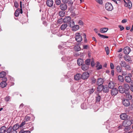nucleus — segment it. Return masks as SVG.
<instances>
[{"label":"nucleus","mask_w":133,"mask_h":133,"mask_svg":"<svg viewBox=\"0 0 133 133\" xmlns=\"http://www.w3.org/2000/svg\"><path fill=\"white\" fill-rule=\"evenodd\" d=\"M88 91H89V93L90 94H91L93 93L94 90L93 88H92L91 89H89L88 90Z\"/></svg>","instance_id":"6e6d98bb"},{"label":"nucleus","mask_w":133,"mask_h":133,"mask_svg":"<svg viewBox=\"0 0 133 133\" xmlns=\"http://www.w3.org/2000/svg\"><path fill=\"white\" fill-rule=\"evenodd\" d=\"M103 82V80L102 78H100L97 79V85H102Z\"/></svg>","instance_id":"a211bd4d"},{"label":"nucleus","mask_w":133,"mask_h":133,"mask_svg":"<svg viewBox=\"0 0 133 133\" xmlns=\"http://www.w3.org/2000/svg\"><path fill=\"white\" fill-rule=\"evenodd\" d=\"M118 80L120 82H123L124 81V79L122 75H119L118 76Z\"/></svg>","instance_id":"393cba45"},{"label":"nucleus","mask_w":133,"mask_h":133,"mask_svg":"<svg viewBox=\"0 0 133 133\" xmlns=\"http://www.w3.org/2000/svg\"><path fill=\"white\" fill-rule=\"evenodd\" d=\"M83 62V60L81 58L78 59L77 60V64L79 66L82 65Z\"/></svg>","instance_id":"aec40b11"},{"label":"nucleus","mask_w":133,"mask_h":133,"mask_svg":"<svg viewBox=\"0 0 133 133\" xmlns=\"http://www.w3.org/2000/svg\"><path fill=\"white\" fill-rule=\"evenodd\" d=\"M33 123H32L31 122H30L28 124V125H30V127H28V128H30V127H31V128H29V129L31 130L32 131L34 129V127L33 126Z\"/></svg>","instance_id":"c85d7f7f"},{"label":"nucleus","mask_w":133,"mask_h":133,"mask_svg":"<svg viewBox=\"0 0 133 133\" xmlns=\"http://www.w3.org/2000/svg\"><path fill=\"white\" fill-rule=\"evenodd\" d=\"M19 125L18 124H16L14 125L12 127L13 130L16 131V130L18 129L20 127Z\"/></svg>","instance_id":"c756f323"},{"label":"nucleus","mask_w":133,"mask_h":133,"mask_svg":"<svg viewBox=\"0 0 133 133\" xmlns=\"http://www.w3.org/2000/svg\"><path fill=\"white\" fill-rule=\"evenodd\" d=\"M110 67L111 69H113L114 68V64L112 63H110Z\"/></svg>","instance_id":"774afa93"},{"label":"nucleus","mask_w":133,"mask_h":133,"mask_svg":"<svg viewBox=\"0 0 133 133\" xmlns=\"http://www.w3.org/2000/svg\"><path fill=\"white\" fill-rule=\"evenodd\" d=\"M123 50L124 53L127 55H128L130 51V49L129 47L127 46L124 48Z\"/></svg>","instance_id":"9b49d317"},{"label":"nucleus","mask_w":133,"mask_h":133,"mask_svg":"<svg viewBox=\"0 0 133 133\" xmlns=\"http://www.w3.org/2000/svg\"><path fill=\"white\" fill-rule=\"evenodd\" d=\"M105 8L106 10L108 11H111L113 7L111 3L108 2L106 3L105 5Z\"/></svg>","instance_id":"f03ea898"},{"label":"nucleus","mask_w":133,"mask_h":133,"mask_svg":"<svg viewBox=\"0 0 133 133\" xmlns=\"http://www.w3.org/2000/svg\"><path fill=\"white\" fill-rule=\"evenodd\" d=\"M98 86L97 88V91H101L103 89V85H98Z\"/></svg>","instance_id":"a878e982"},{"label":"nucleus","mask_w":133,"mask_h":133,"mask_svg":"<svg viewBox=\"0 0 133 133\" xmlns=\"http://www.w3.org/2000/svg\"><path fill=\"white\" fill-rule=\"evenodd\" d=\"M10 99V97L9 96H7L5 97L4 98L5 101L6 102H7L9 101Z\"/></svg>","instance_id":"09e8293b"},{"label":"nucleus","mask_w":133,"mask_h":133,"mask_svg":"<svg viewBox=\"0 0 133 133\" xmlns=\"http://www.w3.org/2000/svg\"><path fill=\"white\" fill-rule=\"evenodd\" d=\"M123 127H123V124H122V125H119V126H118V128L119 129H124V128Z\"/></svg>","instance_id":"338daca9"},{"label":"nucleus","mask_w":133,"mask_h":133,"mask_svg":"<svg viewBox=\"0 0 133 133\" xmlns=\"http://www.w3.org/2000/svg\"><path fill=\"white\" fill-rule=\"evenodd\" d=\"M73 25H70V27L72 28V30L73 31H76L78 30L79 28V26L78 25H75V22H73Z\"/></svg>","instance_id":"20e7f679"},{"label":"nucleus","mask_w":133,"mask_h":133,"mask_svg":"<svg viewBox=\"0 0 133 133\" xmlns=\"http://www.w3.org/2000/svg\"><path fill=\"white\" fill-rule=\"evenodd\" d=\"M89 76V73L88 72H86L81 75V78L84 80L88 78Z\"/></svg>","instance_id":"39448f33"},{"label":"nucleus","mask_w":133,"mask_h":133,"mask_svg":"<svg viewBox=\"0 0 133 133\" xmlns=\"http://www.w3.org/2000/svg\"><path fill=\"white\" fill-rule=\"evenodd\" d=\"M109 88L108 87L107 85H105L103 86V90L104 92L106 93L109 91Z\"/></svg>","instance_id":"412c9836"},{"label":"nucleus","mask_w":133,"mask_h":133,"mask_svg":"<svg viewBox=\"0 0 133 133\" xmlns=\"http://www.w3.org/2000/svg\"><path fill=\"white\" fill-rule=\"evenodd\" d=\"M7 84V83L5 82H2L0 83V87L2 88H4L6 87Z\"/></svg>","instance_id":"cd10ccee"},{"label":"nucleus","mask_w":133,"mask_h":133,"mask_svg":"<svg viewBox=\"0 0 133 133\" xmlns=\"http://www.w3.org/2000/svg\"><path fill=\"white\" fill-rule=\"evenodd\" d=\"M63 22V19L62 18H59L57 21V22L58 24H61Z\"/></svg>","instance_id":"79ce46f5"},{"label":"nucleus","mask_w":133,"mask_h":133,"mask_svg":"<svg viewBox=\"0 0 133 133\" xmlns=\"http://www.w3.org/2000/svg\"><path fill=\"white\" fill-rule=\"evenodd\" d=\"M120 64L121 65V66L123 67H126L127 65L126 62L123 61H121L120 63Z\"/></svg>","instance_id":"7c9ffc66"},{"label":"nucleus","mask_w":133,"mask_h":133,"mask_svg":"<svg viewBox=\"0 0 133 133\" xmlns=\"http://www.w3.org/2000/svg\"><path fill=\"white\" fill-rule=\"evenodd\" d=\"M123 58L126 61L129 62L131 61L130 57L129 55H125L124 56Z\"/></svg>","instance_id":"6ab92c4d"},{"label":"nucleus","mask_w":133,"mask_h":133,"mask_svg":"<svg viewBox=\"0 0 133 133\" xmlns=\"http://www.w3.org/2000/svg\"><path fill=\"white\" fill-rule=\"evenodd\" d=\"M109 48L108 46H106L105 48V50L106 52L107 55H108L109 53Z\"/></svg>","instance_id":"de8ad7c7"},{"label":"nucleus","mask_w":133,"mask_h":133,"mask_svg":"<svg viewBox=\"0 0 133 133\" xmlns=\"http://www.w3.org/2000/svg\"><path fill=\"white\" fill-rule=\"evenodd\" d=\"M67 4L63 3H61L59 6V8L62 10L65 11L67 8Z\"/></svg>","instance_id":"423d86ee"},{"label":"nucleus","mask_w":133,"mask_h":133,"mask_svg":"<svg viewBox=\"0 0 133 133\" xmlns=\"http://www.w3.org/2000/svg\"><path fill=\"white\" fill-rule=\"evenodd\" d=\"M71 21V17L70 16H68L63 19V22L70 23V22Z\"/></svg>","instance_id":"f8f14e48"},{"label":"nucleus","mask_w":133,"mask_h":133,"mask_svg":"<svg viewBox=\"0 0 133 133\" xmlns=\"http://www.w3.org/2000/svg\"><path fill=\"white\" fill-rule=\"evenodd\" d=\"M95 65V64L94 61L93 60H92L91 62V65L92 67H93Z\"/></svg>","instance_id":"e2e57ef3"},{"label":"nucleus","mask_w":133,"mask_h":133,"mask_svg":"<svg viewBox=\"0 0 133 133\" xmlns=\"http://www.w3.org/2000/svg\"><path fill=\"white\" fill-rule=\"evenodd\" d=\"M70 7L69 8V10L70 11V12H73V10L74 9V7L72 5L69 6Z\"/></svg>","instance_id":"3c124183"},{"label":"nucleus","mask_w":133,"mask_h":133,"mask_svg":"<svg viewBox=\"0 0 133 133\" xmlns=\"http://www.w3.org/2000/svg\"><path fill=\"white\" fill-rule=\"evenodd\" d=\"M98 35L104 39L108 38L109 37H108L107 36L102 35H101L99 33L98 34Z\"/></svg>","instance_id":"4c0bfd02"},{"label":"nucleus","mask_w":133,"mask_h":133,"mask_svg":"<svg viewBox=\"0 0 133 133\" xmlns=\"http://www.w3.org/2000/svg\"><path fill=\"white\" fill-rule=\"evenodd\" d=\"M25 122L24 121L20 125H19V127H22L25 124Z\"/></svg>","instance_id":"0e129e2a"},{"label":"nucleus","mask_w":133,"mask_h":133,"mask_svg":"<svg viewBox=\"0 0 133 133\" xmlns=\"http://www.w3.org/2000/svg\"><path fill=\"white\" fill-rule=\"evenodd\" d=\"M13 129L11 126H10L7 129H6V132L7 133H11L13 131Z\"/></svg>","instance_id":"bb28decb"},{"label":"nucleus","mask_w":133,"mask_h":133,"mask_svg":"<svg viewBox=\"0 0 133 133\" xmlns=\"http://www.w3.org/2000/svg\"><path fill=\"white\" fill-rule=\"evenodd\" d=\"M30 119L31 118L30 117L26 116H25L24 121L25 122H27L30 120Z\"/></svg>","instance_id":"37998d69"},{"label":"nucleus","mask_w":133,"mask_h":133,"mask_svg":"<svg viewBox=\"0 0 133 133\" xmlns=\"http://www.w3.org/2000/svg\"><path fill=\"white\" fill-rule=\"evenodd\" d=\"M89 68V66L85 64H84L82 65V69L84 71L87 70Z\"/></svg>","instance_id":"dca6fc26"},{"label":"nucleus","mask_w":133,"mask_h":133,"mask_svg":"<svg viewBox=\"0 0 133 133\" xmlns=\"http://www.w3.org/2000/svg\"><path fill=\"white\" fill-rule=\"evenodd\" d=\"M95 98L96 103H99L101 99V96L99 95H98Z\"/></svg>","instance_id":"2f4dec72"},{"label":"nucleus","mask_w":133,"mask_h":133,"mask_svg":"<svg viewBox=\"0 0 133 133\" xmlns=\"http://www.w3.org/2000/svg\"><path fill=\"white\" fill-rule=\"evenodd\" d=\"M75 39L78 42H80L82 40V38L79 33H76L75 34Z\"/></svg>","instance_id":"7ed1b4c3"},{"label":"nucleus","mask_w":133,"mask_h":133,"mask_svg":"<svg viewBox=\"0 0 133 133\" xmlns=\"http://www.w3.org/2000/svg\"><path fill=\"white\" fill-rule=\"evenodd\" d=\"M91 80L92 84L95 83L96 81V79L94 77H92L91 78Z\"/></svg>","instance_id":"5fc2aeb1"},{"label":"nucleus","mask_w":133,"mask_h":133,"mask_svg":"<svg viewBox=\"0 0 133 133\" xmlns=\"http://www.w3.org/2000/svg\"><path fill=\"white\" fill-rule=\"evenodd\" d=\"M68 26L67 24H63L61 27V30H64Z\"/></svg>","instance_id":"473e14b6"},{"label":"nucleus","mask_w":133,"mask_h":133,"mask_svg":"<svg viewBox=\"0 0 133 133\" xmlns=\"http://www.w3.org/2000/svg\"><path fill=\"white\" fill-rule=\"evenodd\" d=\"M118 93V90L117 88H114L111 90V95L112 96H115L117 95Z\"/></svg>","instance_id":"1a4fd4ad"},{"label":"nucleus","mask_w":133,"mask_h":133,"mask_svg":"<svg viewBox=\"0 0 133 133\" xmlns=\"http://www.w3.org/2000/svg\"><path fill=\"white\" fill-rule=\"evenodd\" d=\"M55 2L57 5H60L61 4V0H56Z\"/></svg>","instance_id":"8fccbe9b"},{"label":"nucleus","mask_w":133,"mask_h":133,"mask_svg":"<svg viewBox=\"0 0 133 133\" xmlns=\"http://www.w3.org/2000/svg\"><path fill=\"white\" fill-rule=\"evenodd\" d=\"M30 132L29 130L25 131L22 129L20 131L19 133H30Z\"/></svg>","instance_id":"c03bdc74"},{"label":"nucleus","mask_w":133,"mask_h":133,"mask_svg":"<svg viewBox=\"0 0 133 133\" xmlns=\"http://www.w3.org/2000/svg\"><path fill=\"white\" fill-rule=\"evenodd\" d=\"M81 107L82 109H86L87 108V107L86 106V103H84L82 104L81 105Z\"/></svg>","instance_id":"ea45409f"},{"label":"nucleus","mask_w":133,"mask_h":133,"mask_svg":"<svg viewBox=\"0 0 133 133\" xmlns=\"http://www.w3.org/2000/svg\"><path fill=\"white\" fill-rule=\"evenodd\" d=\"M73 2L72 0H69L67 3L68 4V6L73 5Z\"/></svg>","instance_id":"49530a36"},{"label":"nucleus","mask_w":133,"mask_h":133,"mask_svg":"<svg viewBox=\"0 0 133 133\" xmlns=\"http://www.w3.org/2000/svg\"><path fill=\"white\" fill-rule=\"evenodd\" d=\"M102 65H99L98 67V66L97 68H96V70H98L102 69Z\"/></svg>","instance_id":"69168bd1"},{"label":"nucleus","mask_w":133,"mask_h":133,"mask_svg":"<svg viewBox=\"0 0 133 133\" xmlns=\"http://www.w3.org/2000/svg\"><path fill=\"white\" fill-rule=\"evenodd\" d=\"M115 85L114 83L112 81H110L108 84V87L110 89L114 88Z\"/></svg>","instance_id":"2eb2a0df"},{"label":"nucleus","mask_w":133,"mask_h":133,"mask_svg":"<svg viewBox=\"0 0 133 133\" xmlns=\"http://www.w3.org/2000/svg\"><path fill=\"white\" fill-rule=\"evenodd\" d=\"M118 27L120 28V30L121 31H122L124 29V27L121 25H119Z\"/></svg>","instance_id":"052dcab7"},{"label":"nucleus","mask_w":133,"mask_h":133,"mask_svg":"<svg viewBox=\"0 0 133 133\" xmlns=\"http://www.w3.org/2000/svg\"><path fill=\"white\" fill-rule=\"evenodd\" d=\"M6 128L4 126L1 127L0 128V133H4L6 131Z\"/></svg>","instance_id":"f3484780"},{"label":"nucleus","mask_w":133,"mask_h":133,"mask_svg":"<svg viewBox=\"0 0 133 133\" xmlns=\"http://www.w3.org/2000/svg\"><path fill=\"white\" fill-rule=\"evenodd\" d=\"M129 75L128 76L125 77L124 79L126 82L127 83H131L132 81H131V78L130 77V76L131 77L132 75L131 74H129Z\"/></svg>","instance_id":"0eeeda50"},{"label":"nucleus","mask_w":133,"mask_h":133,"mask_svg":"<svg viewBox=\"0 0 133 133\" xmlns=\"http://www.w3.org/2000/svg\"><path fill=\"white\" fill-rule=\"evenodd\" d=\"M20 9H17L16 11L14 14L15 16L17 17L19 16L20 14Z\"/></svg>","instance_id":"c9c22d12"},{"label":"nucleus","mask_w":133,"mask_h":133,"mask_svg":"<svg viewBox=\"0 0 133 133\" xmlns=\"http://www.w3.org/2000/svg\"><path fill=\"white\" fill-rule=\"evenodd\" d=\"M125 128H124V131H129V130L130 129V126H128L127 127H124Z\"/></svg>","instance_id":"4d7b16f0"},{"label":"nucleus","mask_w":133,"mask_h":133,"mask_svg":"<svg viewBox=\"0 0 133 133\" xmlns=\"http://www.w3.org/2000/svg\"><path fill=\"white\" fill-rule=\"evenodd\" d=\"M95 1L97 3L100 4H102L103 3L102 0H95Z\"/></svg>","instance_id":"bf43d9fd"},{"label":"nucleus","mask_w":133,"mask_h":133,"mask_svg":"<svg viewBox=\"0 0 133 133\" xmlns=\"http://www.w3.org/2000/svg\"><path fill=\"white\" fill-rule=\"evenodd\" d=\"M75 22L74 21L73 19H72L70 22V23H68V25L70 27V25H73V22Z\"/></svg>","instance_id":"680f3d73"},{"label":"nucleus","mask_w":133,"mask_h":133,"mask_svg":"<svg viewBox=\"0 0 133 133\" xmlns=\"http://www.w3.org/2000/svg\"><path fill=\"white\" fill-rule=\"evenodd\" d=\"M81 78V74H77L75 75L74 76V79L76 81L80 80Z\"/></svg>","instance_id":"ddd939ff"},{"label":"nucleus","mask_w":133,"mask_h":133,"mask_svg":"<svg viewBox=\"0 0 133 133\" xmlns=\"http://www.w3.org/2000/svg\"><path fill=\"white\" fill-rule=\"evenodd\" d=\"M123 87L127 91H128L129 89H130V87L129 85L127 84H124Z\"/></svg>","instance_id":"f704fd0d"},{"label":"nucleus","mask_w":133,"mask_h":133,"mask_svg":"<svg viewBox=\"0 0 133 133\" xmlns=\"http://www.w3.org/2000/svg\"><path fill=\"white\" fill-rule=\"evenodd\" d=\"M127 93L125 94L126 95V97L129 99H131L132 98V96L129 94L128 91H127Z\"/></svg>","instance_id":"72a5a7b5"},{"label":"nucleus","mask_w":133,"mask_h":133,"mask_svg":"<svg viewBox=\"0 0 133 133\" xmlns=\"http://www.w3.org/2000/svg\"><path fill=\"white\" fill-rule=\"evenodd\" d=\"M128 6L129 9H130L132 7V4L130 1H128L127 2Z\"/></svg>","instance_id":"58836bf2"},{"label":"nucleus","mask_w":133,"mask_h":133,"mask_svg":"<svg viewBox=\"0 0 133 133\" xmlns=\"http://www.w3.org/2000/svg\"><path fill=\"white\" fill-rule=\"evenodd\" d=\"M6 75V72L4 71H2L0 73V78H3L5 77Z\"/></svg>","instance_id":"e433bc0d"},{"label":"nucleus","mask_w":133,"mask_h":133,"mask_svg":"<svg viewBox=\"0 0 133 133\" xmlns=\"http://www.w3.org/2000/svg\"><path fill=\"white\" fill-rule=\"evenodd\" d=\"M132 121H133L132 120L127 119L123 121L122 124L124 127L130 126L132 124Z\"/></svg>","instance_id":"f257e3e1"},{"label":"nucleus","mask_w":133,"mask_h":133,"mask_svg":"<svg viewBox=\"0 0 133 133\" xmlns=\"http://www.w3.org/2000/svg\"><path fill=\"white\" fill-rule=\"evenodd\" d=\"M20 8H21L20 9V13L22 14L23 13V11L22 9V2L21 1L20 2Z\"/></svg>","instance_id":"864d4df0"},{"label":"nucleus","mask_w":133,"mask_h":133,"mask_svg":"<svg viewBox=\"0 0 133 133\" xmlns=\"http://www.w3.org/2000/svg\"><path fill=\"white\" fill-rule=\"evenodd\" d=\"M128 116V115L125 113L122 114L120 115L121 119L123 120L126 119L127 118Z\"/></svg>","instance_id":"4468645a"},{"label":"nucleus","mask_w":133,"mask_h":133,"mask_svg":"<svg viewBox=\"0 0 133 133\" xmlns=\"http://www.w3.org/2000/svg\"><path fill=\"white\" fill-rule=\"evenodd\" d=\"M90 59H86L85 61V64H86L89 66V65L90 64Z\"/></svg>","instance_id":"a19ab883"},{"label":"nucleus","mask_w":133,"mask_h":133,"mask_svg":"<svg viewBox=\"0 0 133 133\" xmlns=\"http://www.w3.org/2000/svg\"><path fill=\"white\" fill-rule=\"evenodd\" d=\"M118 89H119V91L121 93L123 94L124 93L125 94L126 93H127V92L128 91L127 90H126L122 86H119L118 87Z\"/></svg>","instance_id":"9d476101"},{"label":"nucleus","mask_w":133,"mask_h":133,"mask_svg":"<svg viewBox=\"0 0 133 133\" xmlns=\"http://www.w3.org/2000/svg\"><path fill=\"white\" fill-rule=\"evenodd\" d=\"M122 102L124 105L125 107H128L130 105V101L127 99H124L122 100Z\"/></svg>","instance_id":"6e6552de"},{"label":"nucleus","mask_w":133,"mask_h":133,"mask_svg":"<svg viewBox=\"0 0 133 133\" xmlns=\"http://www.w3.org/2000/svg\"><path fill=\"white\" fill-rule=\"evenodd\" d=\"M125 69L127 70H130L131 69V67L129 65H127L125 67Z\"/></svg>","instance_id":"13d9d810"},{"label":"nucleus","mask_w":133,"mask_h":133,"mask_svg":"<svg viewBox=\"0 0 133 133\" xmlns=\"http://www.w3.org/2000/svg\"><path fill=\"white\" fill-rule=\"evenodd\" d=\"M130 90L133 92V81H132L131 83H130Z\"/></svg>","instance_id":"a18cd8bd"},{"label":"nucleus","mask_w":133,"mask_h":133,"mask_svg":"<svg viewBox=\"0 0 133 133\" xmlns=\"http://www.w3.org/2000/svg\"><path fill=\"white\" fill-rule=\"evenodd\" d=\"M108 30V28H102L100 29V31L101 33H105Z\"/></svg>","instance_id":"5701e85b"},{"label":"nucleus","mask_w":133,"mask_h":133,"mask_svg":"<svg viewBox=\"0 0 133 133\" xmlns=\"http://www.w3.org/2000/svg\"><path fill=\"white\" fill-rule=\"evenodd\" d=\"M14 6L16 8H17L18 7V3L16 1H15L14 2Z\"/></svg>","instance_id":"603ef678"},{"label":"nucleus","mask_w":133,"mask_h":133,"mask_svg":"<svg viewBox=\"0 0 133 133\" xmlns=\"http://www.w3.org/2000/svg\"><path fill=\"white\" fill-rule=\"evenodd\" d=\"M58 14L60 16L63 17L65 15V12L64 11H61L59 12Z\"/></svg>","instance_id":"b1692460"},{"label":"nucleus","mask_w":133,"mask_h":133,"mask_svg":"<svg viewBox=\"0 0 133 133\" xmlns=\"http://www.w3.org/2000/svg\"><path fill=\"white\" fill-rule=\"evenodd\" d=\"M117 72L118 73H120L122 71V68L121 66L119 65H117L116 68Z\"/></svg>","instance_id":"4be33fe9"}]
</instances>
